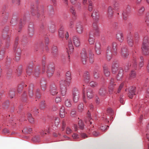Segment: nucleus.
<instances>
[{"mask_svg": "<svg viewBox=\"0 0 149 149\" xmlns=\"http://www.w3.org/2000/svg\"><path fill=\"white\" fill-rule=\"evenodd\" d=\"M91 16L93 17H95L98 19L99 15L97 11L94 10Z\"/></svg>", "mask_w": 149, "mask_h": 149, "instance_id": "f704fd0d", "label": "nucleus"}, {"mask_svg": "<svg viewBox=\"0 0 149 149\" xmlns=\"http://www.w3.org/2000/svg\"><path fill=\"white\" fill-rule=\"evenodd\" d=\"M95 48L96 54L98 55H100L102 51L100 43L99 42H96Z\"/></svg>", "mask_w": 149, "mask_h": 149, "instance_id": "1a4fd4ad", "label": "nucleus"}, {"mask_svg": "<svg viewBox=\"0 0 149 149\" xmlns=\"http://www.w3.org/2000/svg\"><path fill=\"white\" fill-rule=\"evenodd\" d=\"M55 123L56 125H58L59 122V119L58 118H55Z\"/></svg>", "mask_w": 149, "mask_h": 149, "instance_id": "338daca9", "label": "nucleus"}, {"mask_svg": "<svg viewBox=\"0 0 149 149\" xmlns=\"http://www.w3.org/2000/svg\"><path fill=\"white\" fill-rule=\"evenodd\" d=\"M123 75L118 74L117 76V78L118 80H120L122 78Z\"/></svg>", "mask_w": 149, "mask_h": 149, "instance_id": "680f3d73", "label": "nucleus"}, {"mask_svg": "<svg viewBox=\"0 0 149 149\" xmlns=\"http://www.w3.org/2000/svg\"><path fill=\"white\" fill-rule=\"evenodd\" d=\"M117 46V43L114 42L112 44V50L111 47L108 46L107 47L106 52V57L108 60H110L111 58L112 55H115L116 54Z\"/></svg>", "mask_w": 149, "mask_h": 149, "instance_id": "f257e3e1", "label": "nucleus"}, {"mask_svg": "<svg viewBox=\"0 0 149 149\" xmlns=\"http://www.w3.org/2000/svg\"><path fill=\"white\" fill-rule=\"evenodd\" d=\"M113 5L114 8V9L115 10H117L118 9V7H119V4L118 2H113Z\"/></svg>", "mask_w": 149, "mask_h": 149, "instance_id": "603ef678", "label": "nucleus"}, {"mask_svg": "<svg viewBox=\"0 0 149 149\" xmlns=\"http://www.w3.org/2000/svg\"><path fill=\"white\" fill-rule=\"evenodd\" d=\"M9 102L8 101H7L3 103V106L4 109H6L9 106Z\"/></svg>", "mask_w": 149, "mask_h": 149, "instance_id": "864d4df0", "label": "nucleus"}, {"mask_svg": "<svg viewBox=\"0 0 149 149\" xmlns=\"http://www.w3.org/2000/svg\"><path fill=\"white\" fill-rule=\"evenodd\" d=\"M27 95L26 92L24 91L22 95V100L23 102H26L27 100Z\"/></svg>", "mask_w": 149, "mask_h": 149, "instance_id": "c9c22d12", "label": "nucleus"}, {"mask_svg": "<svg viewBox=\"0 0 149 149\" xmlns=\"http://www.w3.org/2000/svg\"><path fill=\"white\" fill-rule=\"evenodd\" d=\"M140 61L139 64V67L140 68L143 67L144 64V61L142 56H140Z\"/></svg>", "mask_w": 149, "mask_h": 149, "instance_id": "bb28decb", "label": "nucleus"}, {"mask_svg": "<svg viewBox=\"0 0 149 149\" xmlns=\"http://www.w3.org/2000/svg\"><path fill=\"white\" fill-rule=\"evenodd\" d=\"M65 105L68 107H70L72 106V104L70 100H67L65 101Z\"/></svg>", "mask_w": 149, "mask_h": 149, "instance_id": "a19ab883", "label": "nucleus"}, {"mask_svg": "<svg viewBox=\"0 0 149 149\" xmlns=\"http://www.w3.org/2000/svg\"><path fill=\"white\" fill-rule=\"evenodd\" d=\"M28 119L30 123H32L34 122V119L32 118L31 114L29 113L28 115Z\"/></svg>", "mask_w": 149, "mask_h": 149, "instance_id": "ea45409f", "label": "nucleus"}, {"mask_svg": "<svg viewBox=\"0 0 149 149\" xmlns=\"http://www.w3.org/2000/svg\"><path fill=\"white\" fill-rule=\"evenodd\" d=\"M104 72L105 75L107 77H109L110 75V72L108 68L107 67H104Z\"/></svg>", "mask_w": 149, "mask_h": 149, "instance_id": "cd10ccee", "label": "nucleus"}, {"mask_svg": "<svg viewBox=\"0 0 149 149\" xmlns=\"http://www.w3.org/2000/svg\"><path fill=\"white\" fill-rule=\"evenodd\" d=\"M72 132V130L69 127H67L66 129V133L68 134H70Z\"/></svg>", "mask_w": 149, "mask_h": 149, "instance_id": "052dcab7", "label": "nucleus"}, {"mask_svg": "<svg viewBox=\"0 0 149 149\" xmlns=\"http://www.w3.org/2000/svg\"><path fill=\"white\" fill-rule=\"evenodd\" d=\"M31 129L29 127H28L26 129H24V130H22V132L25 134L30 133L31 132Z\"/></svg>", "mask_w": 149, "mask_h": 149, "instance_id": "c756f323", "label": "nucleus"}, {"mask_svg": "<svg viewBox=\"0 0 149 149\" xmlns=\"http://www.w3.org/2000/svg\"><path fill=\"white\" fill-rule=\"evenodd\" d=\"M50 91L51 94L53 95H55L58 93V92L57 90L56 87L55 86L52 87Z\"/></svg>", "mask_w": 149, "mask_h": 149, "instance_id": "4be33fe9", "label": "nucleus"}, {"mask_svg": "<svg viewBox=\"0 0 149 149\" xmlns=\"http://www.w3.org/2000/svg\"><path fill=\"white\" fill-rule=\"evenodd\" d=\"M120 103L123 104H124V99L123 98V96H120Z\"/></svg>", "mask_w": 149, "mask_h": 149, "instance_id": "e2e57ef3", "label": "nucleus"}, {"mask_svg": "<svg viewBox=\"0 0 149 149\" xmlns=\"http://www.w3.org/2000/svg\"><path fill=\"white\" fill-rule=\"evenodd\" d=\"M89 53L90 56L89 57V62L91 63H93L94 62V55L93 53L91 52V50L90 49L89 50Z\"/></svg>", "mask_w": 149, "mask_h": 149, "instance_id": "aec40b11", "label": "nucleus"}, {"mask_svg": "<svg viewBox=\"0 0 149 149\" xmlns=\"http://www.w3.org/2000/svg\"><path fill=\"white\" fill-rule=\"evenodd\" d=\"M108 127H109L108 126L104 125L101 126L100 127V129L102 130L103 131L105 130L106 129H107V128Z\"/></svg>", "mask_w": 149, "mask_h": 149, "instance_id": "0e129e2a", "label": "nucleus"}, {"mask_svg": "<svg viewBox=\"0 0 149 149\" xmlns=\"http://www.w3.org/2000/svg\"><path fill=\"white\" fill-rule=\"evenodd\" d=\"M9 96L10 98H13L14 96L15 95V91L13 90L10 91L9 93Z\"/></svg>", "mask_w": 149, "mask_h": 149, "instance_id": "09e8293b", "label": "nucleus"}, {"mask_svg": "<svg viewBox=\"0 0 149 149\" xmlns=\"http://www.w3.org/2000/svg\"><path fill=\"white\" fill-rule=\"evenodd\" d=\"M45 107V104L44 102H42L40 105V107L41 109H43Z\"/></svg>", "mask_w": 149, "mask_h": 149, "instance_id": "13d9d810", "label": "nucleus"}, {"mask_svg": "<svg viewBox=\"0 0 149 149\" xmlns=\"http://www.w3.org/2000/svg\"><path fill=\"white\" fill-rule=\"evenodd\" d=\"M113 11L112 8L111 6H109L108 8V17L111 18L113 16Z\"/></svg>", "mask_w": 149, "mask_h": 149, "instance_id": "393cba45", "label": "nucleus"}, {"mask_svg": "<svg viewBox=\"0 0 149 149\" xmlns=\"http://www.w3.org/2000/svg\"><path fill=\"white\" fill-rule=\"evenodd\" d=\"M70 12L74 16H76V11L75 10L73 6L70 7Z\"/></svg>", "mask_w": 149, "mask_h": 149, "instance_id": "c03bdc74", "label": "nucleus"}, {"mask_svg": "<svg viewBox=\"0 0 149 149\" xmlns=\"http://www.w3.org/2000/svg\"><path fill=\"white\" fill-rule=\"evenodd\" d=\"M78 124L79 128L81 130L84 129V125L83 123L81 120H80L79 121Z\"/></svg>", "mask_w": 149, "mask_h": 149, "instance_id": "de8ad7c7", "label": "nucleus"}, {"mask_svg": "<svg viewBox=\"0 0 149 149\" xmlns=\"http://www.w3.org/2000/svg\"><path fill=\"white\" fill-rule=\"evenodd\" d=\"M28 94L29 97L30 98H31L33 96V91L32 89V88L29 87V89Z\"/></svg>", "mask_w": 149, "mask_h": 149, "instance_id": "a18cd8bd", "label": "nucleus"}, {"mask_svg": "<svg viewBox=\"0 0 149 149\" xmlns=\"http://www.w3.org/2000/svg\"><path fill=\"white\" fill-rule=\"evenodd\" d=\"M130 13V11H129L127 12V14H126V11H124L123 13V18L124 20H126L127 19V17Z\"/></svg>", "mask_w": 149, "mask_h": 149, "instance_id": "72a5a7b5", "label": "nucleus"}, {"mask_svg": "<svg viewBox=\"0 0 149 149\" xmlns=\"http://www.w3.org/2000/svg\"><path fill=\"white\" fill-rule=\"evenodd\" d=\"M68 86V82L65 80H62L60 81V87L61 94L62 96L66 95L67 92V88Z\"/></svg>", "mask_w": 149, "mask_h": 149, "instance_id": "20e7f679", "label": "nucleus"}, {"mask_svg": "<svg viewBox=\"0 0 149 149\" xmlns=\"http://www.w3.org/2000/svg\"><path fill=\"white\" fill-rule=\"evenodd\" d=\"M17 70V74L18 75H20L22 72V66H20L18 68Z\"/></svg>", "mask_w": 149, "mask_h": 149, "instance_id": "3c124183", "label": "nucleus"}, {"mask_svg": "<svg viewBox=\"0 0 149 149\" xmlns=\"http://www.w3.org/2000/svg\"><path fill=\"white\" fill-rule=\"evenodd\" d=\"M26 72L27 75H30L31 74V72H32V69L31 68V67H30L29 68V67H28L26 69Z\"/></svg>", "mask_w": 149, "mask_h": 149, "instance_id": "37998d69", "label": "nucleus"}, {"mask_svg": "<svg viewBox=\"0 0 149 149\" xmlns=\"http://www.w3.org/2000/svg\"><path fill=\"white\" fill-rule=\"evenodd\" d=\"M116 85L114 79L111 78L110 81V83L108 88L110 94H112L114 92V87Z\"/></svg>", "mask_w": 149, "mask_h": 149, "instance_id": "0eeeda50", "label": "nucleus"}, {"mask_svg": "<svg viewBox=\"0 0 149 149\" xmlns=\"http://www.w3.org/2000/svg\"><path fill=\"white\" fill-rule=\"evenodd\" d=\"M136 87H131L129 90L128 93V96L130 98L132 99L133 96L135 95Z\"/></svg>", "mask_w": 149, "mask_h": 149, "instance_id": "9d476101", "label": "nucleus"}, {"mask_svg": "<svg viewBox=\"0 0 149 149\" xmlns=\"http://www.w3.org/2000/svg\"><path fill=\"white\" fill-rule=\"evenodd\" d=\"M73 42L74 45L78 47L80 45V41L79 38L76 36H74L73 37Z\"/></svg>", "mask_w": 149, "mask_h": 149, "instance_id": "9b49d317", "label": "nucleus"}, {"mask_svg": "<svg viewBox=\"0 0 149 149\" xmlns=\"http://www.w3.org/2000/svg\"><path fill=\"white\" fill-rule=\"evenodd\" d=\"M61 101V99L60 97H57L55 99V102L56 103H59Z\"/></svg>", "mask_w": 149, "mask_h": 149, "instance_id": "69168bd1", "label": "nucleus"}, {"mask_svg": "<svg viewBox=\"0 0 149 149\" xmlns=\"http://www.w3.org/2000/svg\"><path fill=\"white\" fill-rule=\"evenodd\" d=\"M67 52L68 54H71L72 53L74 50V48L72 43V41L71 40H68V48H67Z\"/></svg>", "mask_w": 149, "mask_h": 149, "instance_id": "f8f14e48", "label": "nucleus"}, {"mask_svg": "<svg viewBox=\"0 0 149 149\" xmlns=\"http://www.w3.org/2000/svg\"><path fill=\"white\" fill-rule=\"evenodd\" d=\"M116 38L120 42H123L124 39L123 33L120 31L118 32L116 34Z\"/></svg>", "mask_w": 149, "mask_h": 149, "instance_id": "4468645a", "label": "nucleus"}, {"mask_svg": "<svg viewBox=\"0 0 149 149\" xmlns=\"http://www.w3.org/2000/svg\"><path fill=\"white\" fill-rule=\"evenodd\" d=\"M72 96L74 102V103L77 102L80 97L79 92L76 89H74L72 91Z\"/></svg>", "mask_w": 149, "mask_h": 149, "instance_id": "39448f33", "label": "nucleus"}, {"mask_svg": "<svg viewBox=\"0 0 149 149\" xmlns=\"http://www.w3.org/2000/svg\"><path fill=\"white\" fill-rule=\"evenodd\" d=\"M93 28L95 32L97 33L98 31V28L97 25L95 23L93 24Z\"/></svg>", "mask_w": 149, "mask_h": 149, "instance_id": "5fc2aeb1", "label": "nucleus"}, {"mask_svg": "<svg viewBox=\"0 0 149 149\" xmlns=\"http://www.w3.org/2000/svg\"><path fill=\"white\" fill-rule=\"evenodd\" d=\"M65 108L64 107H62L60 109L59 114L61 118H64L65 115Z\"/></svg>", "mask_w": 149, "mask_h": 149, "instance_id": "b1692460", "label": "nucleus"}, {"mask_svg": "<svg viewBox=\"0 0 149 149\" xmlns=\"http://www.w3.org/2000/svg\"><path fill=\"white\" fill-rule=\"evenodd\" d=\"M136 77V72L134 71H132L131 72L130 74L129 79H131L135 78Z\"/></svg>", "mask_w": 149, "mask_h": 149, "instance_id": "473e14b6", "label": "nucleus"}, {"mask_svg": "<svg viewBox=\"0 0 149 149\" xmlns=\"http://www.w3.org/2000/svg\"><path fill=\"white\" fill-rule=\"evenodd\" d=\"M93 136H97L100 135V133L96 131H93L92 132Z\"/></svg>", "mask_w": 149, "mask_h": 149, "instance_id": "bf43d9fd", "label": "nucleus"}, {"mask_svg": "<svg viewBox=\"0 0 149 149\" xmlns=\"http://www.w3.org/2000/svg\"><path fill=\"white\" fill-rule=\"evenodd\" d=\"M34 27L33 25H31V26H29L28 31L30 34H31V35H33L34 32Z\"/></svg>", "mask_w": 149, "mask_h": 149, "instance_id": "e433bc0d", "label": "nucleus"}, {"mask_svg": "<svg viewBox=\"0 0 149 149\" xmlns=\"http://www.w3.org/2000/svg\"><path fill=\"white\" fill-rule=\"evenodd\" d=\"M83 28L82 25L80 24L77 25L76 29L77 32L79 34L82 33L83 31Z\"/></svg>", "mask_w": 149, "mask_h": 149, "instance_id": "5701e85b", "label": "nucleus"}, {"mask_svg": "<svg viewBox=\"0 0 149 149\" xmlns=\"http://www.w3.org/2000/svg\"><path fill=\"white\" fill-rule=\"evenodd\" d=\"M133 56V62H134V64L133 65L134 66V67L135 68L136 67V65H137L136 61L138 59V58L136 56Z\"/></svg>", "mask_w": 149, "mask_h": 149, "instance_id": "49530a36", "label": "nucleus"}, {"mask_svg": "<svg viewBox=\"0 0 149 149\" xmlns=\"http://www.w3.org/2000/svg\"><path fill=\"white\" fill-rule=\"evenodd\" d=\"M45 59H42V65L44 66L43 69L47 73V76L48 77H50L52 76L54 71L55 68L52 65L48 64L45 66Z\"/></svg>", "mask_w": 149, "mask_h": 149, "instance_id": "f03ea898", "label": "nucleus"}, {"mask_svg": "<svg viewBox=\"0 0 149 149\" xmlns=\"http://www.w3.org/2000/svg\"><path fill=\"white\" fill-rule=\"evenodd\" d=\"M52 53L54 57L57 56L58 55V49L56 46L53 45L52 48Z\"/></svg>", "mask_w": 149, "mask_h": 149, "instance_id": "6ab92c4d", "label": "nucleus"}, {"mask_svg": "<svg viewBox=\"0 0 149 149\" xmlns=\"http://www.w3.org/2000/svg\"><path fill=\"white\" fill-rule=\"evenodd\" d=\"M121 57L122 58L125 60L128 56L129 54L128 53V50L125 48L122 49L121 52Z\"/></svg>", "mask_w": 149, "mask_h": 149, "instance_id": "6e6552de", "label": "nucleus"}, {"mask_svg": "<svg viewBox=\"0 0 149 149\" xmlns=\"http://www.w3.org/2000/svg\"><path fill=\"white\" fill-rule=\"evenodd\" d=\"M42 12V10H39V9L36 10L34 9H32L31 11V13L33 15H34L36 14V13H41Z\"/></svg>", "mask_w": 149, "mask_h": 149, "instance_id": "c85d7f7f", "label": "nucleus"}, {"mask_svg": "<svg viewBox=\"0 0 149 149\" xmlns=\"http://www.w3.org/2000/svg\"><path fill=\"white\" fill-rule=\"evenodd\" d=\"M66 79L67 80H70L71 79V73L70 71H68L66 74Z\"/></svg>", "mask_w": 149, "mask_h": 149, "instance_id": "4c0bfd02", "label": "nucleus"}, {"mask_svg": "<svg viewBox=\"0 0 149 149\" xmlns=\"http://www.w3.org/2000/svg\"><path fill=\"white\" fill-rule=\"evenodd\" d=\"M2 133L5 134H8L9 133V130L6 128H5L3 130Z\"/></svg>", "mask_w": 149, "mask_h": 149, "instance_id": "4d7b16f0", "label": "nucleus"}, {"mask_svg": "<svg viewBox=\"0 0 149 149\" xmlns=\"http://www.w3.org/2000/svg\"><path fill=\"white\" fill-rule=\"evenodd\" d=\"M106 93V90L105 88H101L99 91V94L101 96L105 95Z\"/></svg>", "mask_w": 149, "mask_h": 149, "instance_id": "2f4dec72", "label": "nucleus"}, {"mask_svg": "<svg viewBox=\"0 0 149 149\" xmlns=\"http://www.w3.org/2000/svg\"><path fill=\"white\" fill-rule=\"evenodd\" d=\"M72 137L74 139H76L78 138V134L75 133H74L72 135Z\"/></svg>", "mask_w": 149, "mask_h": 149, "instance_id": "774afa93", "label": "nucleus"}, {"mask_svg": "<svg viewBox=\"0 0 149 149\" xmlns=\"http://www.w3.org/2000/svg\"><path fill=\"white\" fill-rule=\"evenodd\" d=\"M83 77L84 81L86 83H88L91 79L89 72H85L84 73Z\"/></svg>", "mask_w": 149, "mask_h": 149, "instance_id": "ddd939ff", "label": "nucleus"}, {"mask_svg": "<svg viewBox=\"0 0 149 149\" xmlns=\"http://www.w3.org/2000/svg\"><path fill=\"white\" fill-rule=\"evenodd\" d=\"M127 42L128 44L130 47H132L133 45V37L130 35L128 36L127 38Z\"/></svg>", "mask_w": 149, "mask_h": 149, "instance_id": "a211bd4d", "label": "nucleus"}, {"mask_svg": "<svg viewBox=\"0 0 149 149\" xmlns=\"http://www.w3.org/2000/svg\"><path fill=\"white\" fill-rule=\"evenodd\" d=\"M93 34V33L92 32H90L89 33L88 41L89 43L91 45L94 44L95 42V39Z\"/></svg>", "mask_w": 149, "mask_h": 149, "instance_id": "dca6fc26", "label": "nucleus"}, {"mask_svg": "<svg viewBox=\"0 0 149 149\" xmlns=\"http://www.w3.org/2000/svg\"><path fill=\"white\" fill-rule=\"evenodd\" d=\"M93 6H92V3L89 2L88 4V10L89 11H91L93 10Z\"/></svg>", "mask_w": 149, "mask_h": 149, "instance_id": "6e6d98bb", "label": "nucleus"}, {"mask_svg": "<svg viewBox=\"0 0 149 149\" xmlns=\"http://www.w3.org/2000/svg\"><path fill=\"white\" fill-rule=\"evenodd\" d=\"M118 67L119 64L118 63H113L112 68V73L113 74L116 73L118 70H119Z\"/></svg>", "mask_w": 149, "mask_h": 149, "instance_id": "f3484780", "label": "nucleus"}, {"mask_svg": "<svg viewBox=\"0 0 149 149\" xmlns=\"http://www.w3.org/2000/svg\"><path fill=\"white\" fill-rule=\"evenodd\" d=\"M98 83L94 81H92L90 82L89 85L92 87L94 88L98 86Z\"/></svg>", "mask_w": 149, "mask_h": 149, "instance_id": "7c9ffc66", "label": "nucleus"}, {"mask_svg": "<svg viewBox=\"0 0 149 149\" xmlns=\"http://www.w3.org/2000/svg\"><path fill=\"white\" fill-rule=\"evenodd\" d=\"M88 57L86 51L85 49H83L81 53V60L82 63L86 64Z\"/></svg>", "mask_w": 149, "mask_h": 149, "instance_id": "423d86ee", "label": "nucleus"}, {"mask_svg": "<svg viewBox=\"0 0 149 149\" xmlns=\"http://www.w3.org/2000/svg\"><path fill=\"white\" fill-rule=\"evenodd\" d=\"M59 36L61 38H63L64 37L65 33L64 32V28L63 27L60 28L59 31Z\"/></svg>", "mask_w": 149, "mask_h": 149, "instance_id": "a878e982", "label": "nucleus"}, {"mask_svg": "<svg viewBox=\"0 0 149 149\" xmlns=\"http://www.w3.org/2000/svg\"><path fill=\"white\" fill-rule=\"evenodd\" d=\"M141 48L144 55H147L149 54V43L148 37H144Z\"/></svg>", "mask_w": 149, "mask_h": 149, "instance_id": "7ed1b4c3", "label": "nucleus"}, {"mask_svg": "<svg viewBox=\"0 0 149 149\" xmlns=\"http://www.w3.org/2000/svg\"><path fill=\"white\" fill-rule=\"evenodd\" d=\"M84 107V104L83 103H81L79 104L78 107L79 111L80 112H82L83 110Z\"/></svg>", "mask_w": 149, "mask_h": 149, "instance_id": "79ce46f5", "label": "nucleus"}, {"mask_svg": "<svg viewBox=\"0 0 149 149\" xmlns=\"http://www.w3.org/2000/svg\"><path fill=\"white\" fill-rule=\"evenodd\" d=\"M100 71L98 70H95L93 71V76L95 79H97L100 77Z\"/></svg>", "mask_w": 149, "mask_h": 149, "instance_id": "412c9836", "label": "nucleus"}, {"mask_svg": "<svg viewBox=\"0 0 149 149\" xmlns=\"http://www.w3.org/2000/svg\"><path fill=\"white\" fill-rule=\"evenodd\" d=\"M35 72L34 74L36 76H38L40 74V71L38 68H36L35 69Z\"/></svg>", "mask_w": 149, "mask_h": 149, "instance_id": "8fccbe9b", "label": "nucleus"}, {"mask_svg": "<svg viewBox=\"0 0 149 149\" xmlns=\"http://www.w3.org/2000/svg\"><path fill=\"white\" fill-rule=\"evenodd\" d=\"M86 94L88 99L92 98L93 96V90L90 88H88L87 89Z\"/></svg>", "mask_w": 149, "mask_h": 149, "instance_id": "2eb2a0df", "label": "nucleus"}, {"mask_svg": "<svg viewBox=\"0 0 149 149\" xmlns=\"http://www.w3.org/2000/svg\"><path fill=\"white\" fill-rule=\"evenodd\" d=\"M145 10V8L143 6L141 7L138 10V14L139 15H140L143 14Z\"/></svg>", "mask_w": 149, "mask_h": 149, "instance_id": "58836bf2", "label": "nucleus"}]
</instances>
